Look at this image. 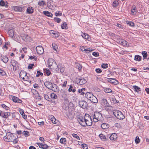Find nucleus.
I'll return each instance as SVG.
<instances>
[{
  "instance_id": "nucleus-45",
  "label": "nucleus",
  "mask_w": 149,
  "mask_h": 149,
  "mask_svg": "<svg viewBox=\"0 0 149 149\" xmlns=\"http://www.w3.org/2000/svg\"><path fill=\"white\" fill-rule=\"evenodd\" d=\"M104 91L106 93H110L111 92L112 90L109 88H106L104 89Z\"/></svg>"
},
{
  "instance_id": "nucleus-47",
  "label": "nucleus",
  "mask_w": 149,
  "mask_h": 149,
  "mask_svg": "<svg viewBox=\"0 0 149 149\" xmlns=\"http://www.w3.org/2000/svg\"><path fill=\"white\" fill-rule=\"evenodd\" d=\"M89 118H91L90 116L88 114H86L84 118L85 121L86 119L88 120Z\"/></svg>"
},
{
  "instance_id": "nucleus-22",
  "label": "nucleus",
  "mask_w": 149,
  "mask_h": 149,
  "mask_svg": "<svg viewBox=\"0 0 149 149\" xmlns=\"http://www.w3.org/2000/svg\"><path fill=\"white\" fill-rule=\"evenodd\" d=\"M117 137V135L115 133L112 134L110 136V139L111 140H116Z\"/></svg>"
},
{
  "instance_id": "nucleus-35",
  "label": "nucleus",
  "mask_w": 149,
  "mask_h": 149,
  "mask_svg": "<svg viewBox=\"0 0 149 149\" xmlns=\"http://www.w3.org/2000/svg\"><path fill=\"white\" fill-rule=\"evenodd\" d=\"M136 9V7L135 5H134L132 6L131 9V11L132 14H134V13Z\"/></svg>"
},
{
  "instance_id": "nucleus-30",
  "label": "nucleus",
  "mask_w": 149,
  "mask_h": 149,
  "mask_svg": "<svg viewBox=\"0 0 149 149\" xmlns=\"http://www.w3.org/2000/svg\"><path fill=\"white\" fill-rule=\"evenodd\" d=\"M33 8L28 7L27 9V12L28 13L31 14L33 12Z\"/></svg>"
},
{
  "instance_id": "nucleus-50",
  "label": "nucleus",
  "mask_w": 149,
  "mask_h": 149,
  "mask_svg": "<svg viewBox=\"0 0 149 149\" xmlns=\"http://www.w3.org/2000/svg\"><path fill=\"white\" fill-rule=\"evenodd\" d=\"M54 20L55 22L59 23L61 21V19L60 18L55 17L54 18Z\"/></svg>"
},
{
  "instance_id": "nucleus-11",
  "label": "nucleus",
  "mask_w": 149,
  "mask_h": 149,
  "mask_svg": "<svg viewBox=\"0 0 149 149\" xmlns=\"http://www.w3.org/2000/svg\"><path fill=\"white\" fill-rule=\"evenodd\" d=\"M44 85L45 86L49 89L51 90L52 88V87L53 84L50 82L49 81H46L44 83Z\"/></svg>"
},
{
  "instance_id": "nucleus-62",
  "label": "nucleus",
  "mask_w": 149,
  "mask_h": 149,
  "mask_svg": "<svg viewBox=\"0 0 149 149\" xmlns=\"http://www.w3.org/2000/svg\"><path fill=\"white\" fill-rule=\"evenodd\" d=\"M49 146L46 144H43L42 148L43 149H47Z\"/></svg>"
},
{
  "instance_id": "nucleus-51",
  "label": "nucleus",
  "mask_w": 149,
  "mask_h": 149,
  "mask_svg": "<svg viewBox=\"0 0 149 149\" xmlns=\"http://www.w3.org/2000/svg\"><path fill=\"white\" fill-rule=\"evenodd\" d=\"M2 107L4 109L6 110H8L10 109V108L6 106L5 104H2Z\"/></svg>"
},
{
  "instance_id": "nucleus-60",
  "label": "nucleus",
  "mask_w": 149,
  "mask_h": 149,
  "mask_svg": "<svg viewBox=\"0 0 149 149\" xmlns=\"http://www.w3.org/2000/svg\"><path fill=\"white\" fill-rule=\"evenodd\" d=\"M23 134L25 135V136H29V132L28 131H24L23 132Z\"/></svg>"
},
{
  "instance_id": "nucleus-9",
  "label": "nucleus",
  "mask_w": 149,
  "mask_h": 149,
  "mask_svg": "<svg viewBox=\"0 0 149 149\" xmlns=\"http://www.w3.org/2000/svg\"><path fill=\"white\" fill-rule=\"evenodd\" d=\"M79 105L83 109H86L87 106V103L85 101L79 102Z\"/></svg>"
},
{
  "instance_id": "nucleus-12",
  "label": "nucleus",
  "mask_w": 149,
  "mask_h": 149,
  "mask_svg": "<svg viewBox=\"0 0 149 149\" xmlns=\"http://www.w3.org/2000/svg\"><path fill=\"white\" fill-rule=\"evenodd\" d=\"M78 121L81 125L85 127V120L83 118L80 117L78 119Z\"/></svg>"
},
{
  "instance_id": "nucleus-24",
  "label": "nucleus",
  "mask_w": 149,
  "mask_h": 149,
  "mask_svg": "<svg viewBox=\"0 0 149 149\" xmlns=\"http://www.w3.org/2000/svg\"><path fill=\"white\" fill-rule=\"evenodd\" d=\"M43 14L46 16L50 17H52L53 14L50 12L48 11H44L43 12Z\"/></svg>"
},
{
  "instance_id": "nucleus-61",
  "label": "nucleus",
  "mask_w": 149,
  "mask_h": 149,
  "mask_svg": "<svg viewBox=\"0 0 149 149\" xmlns=\"http://www.w3.org/2000/svg\"><path fill=\"white\" fill-rule=\"evenodd\" d=\"M81 146H82L83 149H88V146L87 145L85 144H82Z\"/></svg>"
},
{
  "instance_id": "nucleus-63",
  "label": "nucleus",
  "mask_w": 149,
  "mask_h": 149,
  "mask_svg": "<svg viewBox=\"0 0 149 149\" xmlns=\"http://www.w3.org/2000/svg\"><path fill=\"white\" fill-rule=\"evenodd\" d=\"M36 144L39 146V148H42L43 144H42V143H37Z\"/></svg>"
},
{
  "instance_id": "nucleus-48",
  "label": "nucleus",
  "mask_w": 149,
  "mask_h": 149,
  "mask_svg": "<svg viewBox=\"0 0 149 149\" xmlns=\"http://www.w3.org/2000/svg\"><path fill=\"white\" fill-rule=\"evenodd\" d=\"M135 141L136 144H138L140 142V139H139V137L138 136L136 137L135 139Z\"/></svg>"
},
{
  "instance_id": "nucleus-29",
  "label": "nucleus",
  "mask_w": 149,
  "mask_h": 149,
  "mask_svg": "<svg viewBox=\"0 0 149 149\" xmlns=\"http://www.w3.org/2000/svg\"><path fill=\"white\" fill-rule=\"evenodd\" d=\"M121 44L124 46L128 47L129 46L128 43L125 40H123L121 42Z\"/></svg>"
},
{
  "instance_id": "nucleus-37",
  "label": "nucleus",
  "mask_w": 149,
  "mask_h": 149,
  "mask_svg": "<svg viewBox=\"0 0 149 149\" xmlns=\"http://www.w3.org/2000/svg\"><path fill=\"white\" fill-rule=\"evenodd\" d=\"M60 142L61 143L65 144L66 143V139L65 138H62L61 139Z\"/></svg>"
},
{
  "instance_id": "nucleus-8",
  "label": "nucleus",
  "mask_w": 149,
  "mask_h": 149,
  "mask_svg": "<svg viewBox=\"0 0 149 149\" xmlns=\"http://www.w3.org/2000/svg\"><path fill=\"white\" fill-rule=\"evenodd\" d=\"M10 63L11 65L13 67V70L14 71H16L18 67L17 62L14 60H12Z\"/></svg>"
},
{
  "instance_id": "nucleus-46",
  "label": "nucleus",
  "mask_w": 149,
  "mask_h": 149,
  "mask_svg": "<svg viewBox=\"0 0 149 149\" xmlns=\"http://www.w3.org/2000/svg\"><path fill=\"white\" fill-rule=\"evenodd\" d=\"M6 74V73L3 70L0 69V75L4 76Z\"/></svg>"
},
{
  "instance_id": "nucleus-10",
  "label": "nucleus",
  "mask_w": 149,
  "mask_h": 149,
  "mask_svg": "<svg viewBox=\"0 0 149 149\" xmlns=\"http://www.w3.org/2000/svg\"><path fill=\"white\" fill-rule=\"evenodd\" d=\"M101 103L102 105L104 107H110L109 104L107 102V100L105 99H102L101 100Z\"/></svg>"
},
{
  "instance_id": "nucleus-54",
  "label": "nucleus",
  "mask_w": 149,
  "mask_h": 149,
  "mask_svg": "<svg viewBox=\"0 0 149 149\" xmlns=\"http://www.w3.org/2000/svg\"><path fill=\"white\" fill-rule=\"evenodd\" d=\"M127 24L131 26H134V23L132 22H128L127 23Z\"/></svg>"
},
{
  "instance_id": "nucleus-16",
  "label": "nucleus",
  "mask_w": 149,
  "mask_h": 149,
  "mask_svg": "<svg viewBox=\"0 0 149 149\" xmlns=\"http://www.w3.org/2000/svg\"><path fill=\"white\" fill-rule=\"evenodd\" d=\"M8 34L10 37L12 38H15L14 31L13 29H12L9 30L8 31Z\"/></svg>"
},
{
  "instance_id": "nucleus-56",
  "label": "nucleus",
  "mask_w": 149,
  "mask_h": 149,
  "mask_svg": "<svg viewBox=\"0 0 149 149\" xmlns=\"http://www.w3.org/2000/svg\"><path fill=\"white\" fill-rule=\"evenodd\" d=\"M44 97L45 99L47 100L50 101L51 100V99L49 97V96L45 94L44 95Z\"/></svg>"
},
{
  "instance_id": "nucleus-23",
  "label": "nucleus",
  "mask_w": 149,
  "mask_h": 149,
  "mask_svg": "<svg viewBox=\"0 0 149 149\" xmlns=\"http://www.w3.org/2000/svg\"><path fill=\"white\" fill-rule=\"evenodd\" d=\"M0 5L7 7H8V3L7 1L5 2L3 0H1L0 1Z\"/></svg>"
},
{
  "instance_id": "nucleus-32",
  "label": "nucleus",
  "mask_w": 149,
  "mask_h": 149,
  "mask_svg": "<svg viewBox=\"0 0 149 149\" xmlns=\"http://www.w3.org/2000/svg\"><path fill=\"white\" fill-rule=\"evenodd\" d=\"M52 33L53 34V36L58 37L59 36V33L54 31H52Z\"/></svg>"
},
{
  "instance_id": "nucleus-4",
  "label": "nucleus",
  "mask_w": 149,
  "mask_h": 149,
  "mask_svg": "<svg viewBox=\"0 0 149 149\" xmlns=\"http://www.w3.org/2000/svg\"><path fill=\"white\" fill-rule=\"evenodd\" d=\"M75 81L77 84L81 85L84 84L86 82V80L83 78L81 79L77 78L75 79Z\"/></svg>"
},
{
  "instance_id": "nucleus-2",
  "label": "nucleus",
  "mask_w": 149,
  "mask_h": 149,
  "mask_svg": "<svg viewBox=\"0 0 149 149\" xmlns=\"http://www.w3.org/2000/svg\"><path fill=\"white\" fill-rule=\"evenodd\" d=\"M48 65L49 68L56 69L58 68V66L54 60L49 58L48 60Z\"/></svg>"
},
{
  "instance_id": "nucleus-31",
  "label": "nucleus",
  "mask_w": 149,
  "mask_h": 149,
  "mask_svg": "<svg viewBox=\"0 0 149 149\" xmlns=\"http://www.w3.org/2000/svg\"><path fill=\"white\" fill-rule=\"evenodd\" d=\"M133 87L134 88L135 91L137 93H139L141 91L140 88L136 86H133Z\"/></svg>"
},
{
  "instance_id": "nucleus-40",
  "label": "nucleus",
  "mask_w": 149,
  "mask_h": 149,
  "mask_svg": "<svg viewBox=\"0 0 149 149\" xmlns=\"http://www.w3.org/2000/svg\"><path fill=\"white\" fill-rule=\"evenodd\" d=\"M116 80L115 79H113L111 78H108L107 81H108L111 83H114L115 82V81Z\"/></svg>"
},
{
  "instance_id": "nucleus-55",
  "label": "nucleus",
  "mask_w": 149,
  "mask_h": 149,
  "mask_svg": "<svg viewBox=\"0 0 149 149\" xmlns=\"http://www.w3.org/2000/svg\"><path fill=\"white\" fill-rule=\"evenodd\" d=\"M37 74L36 75V77H38L40 75L41 76H42L43 75V73L39 71H37Z\"/></svg>"
},
{
  "instance_id": "nucleus-7",
  "label": "nucleus",
  "mask_w": 149,
  "mask_h": 149,
  "mask_svg": "<svg viewBox=\"0 0 149 149\" xmlns=\"http://www.w3.org/2000/svg\"><path fill=\"white\" fill-rule=\"evenodd\" d=\"M32 93L33 94L34 97L38 100H41V97L40 96L38 93L36 91V90L33 89L32 90Z\"/></svg>"
},
{
  "instance_id": "nucleus-13",
  "label": "nucleus",
  "mask_w": 149,
  "mask_h": 149,
  "mask_svg": "<svg viewBox=\"0 0 149 149\" xmlns=\"http://www.w3.org/2000/svg\"><path fill=\"white\" fill-rule=\"evenodd\" d=\"M12 100L14 102L17 103H21L22 102L21 100L19 99L17 97L15 96H13L12 97Z\"/></svg>"
},
{
  "instance_id": "nucleus-3",
  "label": "nucleus",
  "mask_w": 149,
  "mask_h": 149,
  "mask_svg": "<svg viewBox=\"0 0 149 149\" xmlns=\"http://www.w3.org/2000/svg\"><path fill=\"white\" fill-rule=\"evenodd\" d=\"M113 113L116 117L118 119L123 120L125 118V116L123 113L120 111L115 110L113 111Z\"/></svg>"
},
{
  "instance_id": "nucleus-5",
  "label": "nucleus",
  "mask_w": 149,
  "mask_h": 149,
  "mask_svg": "<svg viewBox=\"0 0 149 149\" xmlns=\"http://www.w3.org/2000/svg\"><path fill=\"white\" fill-rule=\"evenodd\" d=\"M21 37L23 40L26 42H30L31 40V37L27 35L22 34L21 35Z\"/></svg>"
},
{
  "instance_id": "nucleus-36",
  "label": "nucleus",
  "mask_w": 149,
  "mask_h": 149,
  "mask_svg": "<svg viewBox=\"0 0 149 149\" xmlns=\"http://www.w3.org/2000/svg\"><path fill=\"white\" fill-rule=\"evenodd\" d=\"M119 5V3L117 1H114L113 3V7H117Z\"/></svg>"
},
{
  "instance_id": "nucleus-19",
  "label": "nucleus",
  "mask_w": 149,
  "mask_h": 149,
  "mask_svg": "<svg viewBox=\"0 0 149 149\" xmlns=\"http://www.w3.org/2000/svg\"><path fill=\"white\" fill-rule=\"evenodd\" d=\"M26 75L27 73L24 70L21 71L19 73L20 78L23 79Z\"/></svg>"
},
{
  "instance_id": "nucleus-26",
  "label": "nucleus",
  "mask_w": 149,
  "mask_h": 149,
  "mask_svg": "<svg viewBox=\"0 0 149 149\" xmlns=\"http://www.w3.org/2000/svg\"><path fill=\"white\" fill-rule=\"evenodd\" d=\"M109 127V125L106 123H103L101 125V128L103 129H106Z\"/></svg>"
},
{
  "instance_id": "nucleus-34",
  "label": "nucleus",
  "mask_w": 149,
  "mask_h": 149,
  "mask_svg": "<svg viewBox=\"0 0 149 149\" xmlns=\"http://www.w3.org/2000/svg\"><path fill=\"white\" fill-rule=\"evenodd\" d=\"M99 136L101 139L102 140L104 141L107 140V139H106V136L102 134H101L99 135Z\"/></svg>"
},
{
  "instance_id": "nucleus-15",
  "label": "nucleus",
  "mask_w": 149,
  "mask_h": 149,
  "mask_svg": "<svg viewBox=\"0 0 149 149\" xmlns=\"http://www.w3.org/2000/svg\"><path fill=\"white\" fill-rule=\"evenodd\" d=\"M88 120H86L85 121V127L86 125L91 126L92 125V121L91 118H89Z\"/></svg>"
},
{
  "instance_id": "nucleus-58",
  "label": "nucleus",
  "mask_w": 149,
  "mask_h": 149,
  "mask_svg": "<svg viewBox=\"0 0 149 149\" xmlns=\"http://www.w3.org/2000/svg\"><path fill=\"white\" fill-rule=\"evenodd\" d=\"M52 116L53 117L52 118H51V121H52V123L54 124H56V120L55 118L53 116Z\"/></svg>"
},
{
  "instance_id": "nucleus-57",
  "label": "nucleus",
  "mask_w": 149,
  "mask_h": 149,
  "mask_svg": "<svg viewBox=\"0 0 149 149\" xmlns=\"http://www.w3.org/2000/svg\"><path fill=\"white\" fill-rule=\"evenodd\" d=\"M45 4V2L43 1H41L39 2L38 5L40 6H42Z\"/></svg>"
},
{
  "instance_id": "nucleus-14",
  "label": "nucleus",
  "mask_w": 149,
  "mask_h": 149,
  "mask_svg": "<svg viewBox=\"0 0 149 149\" xmlns=\"http://www.w3.org/2000/svg\"><path fill=\"white\" fill-rule=\"evenodd\" d=\"M10 116V112H2L1 117L5 118H7Z\"/></svg>"
},
{
  "instance_id": "nucleus-43",
  "label": "nucleus",
  "mask_w": 149,
  "mask_h": 149,
  "mask_svg": "<svg viewBox=\"0 0 149 149\" xmlns=\"http://www.w3.org/2000/svg\"><path fill=\"white\" fill-rule=\"evenodd\" d=\"M51 97L53 99H55L57 98V96L54 93H52L51 94Z\"/></svg>"
},
{
  "instance_id": "nucleus-52",
  "label": "nucleus",
  "mask_w": 149,
  "mask_h": 149,
  "mask_svg": "<svg viewBox=\"0 0 149 149\" xmlns=\"http://www.w3.org/2000/svg\"><path fill=\"white\" fill-rule=\"evenodd\" d=\"M72 135L73 137L76 138L77 140H80L79 137L77 134L73 133L72 134Z\"/></svg>"
},
{
  "instance_id": "nucleus-18",
  "label": "nucleus",
  "mask_w": 149,
  "mask_h": 149,
  "mask_svg": "<svg viewBox=\"0 0 149 149\" xmlns=\"http://www.w3.org/2000/svg\"><path fill=\"white\" fill-rule=\"evenodd\" d=\"M52 89L51 90L55 92H58L59 91L58 87V86L55 84L52 85Z\"/></svg>"
},
{
  "instance_id": "nucleus-28",
  "label": "nucleus",
  "mask_w": 149,
  "mask_h": 149,
  "mask_svg": "<svg viewBox=\"0 0 149 149\" xmlns=\"http://www.w3.org/2000/svg\"><path fill=\"white\" fill-rule=\"evenodd\" d=\"M141 56L138 55H136L134 57V60L137 61H140L141 60Z\"/></svg>"
},
{
  "instance_id": "nucleus-49",
  "label": "nucleus",
  "mask_w": 149,
  "mask_h": 149,
  "mask_svg": "<svg viewBox=\"0 0 149 149\" xmlns=\"http://www.w3.org/2000/svg\"><path fill=\"white\" fill-rule=\"evenodd\" d=\"M76 68L78 69L79 70H80L82 69V65L81 64L79 63H77L76 65Z\"/></svg>"
},
{
  "instance_id": "nucleus-1",
  "label": "nucleus",
  "mask_w": 149,
  "mask_h": 149,
  "mask_svg": "<svg viewBox=\"0 0 149 149\" xmlns=\"http://www.w3.org/2000/svg\"><path fill=\"white\" fill-rule=\"evenodd\" d=\"M86 97L92 102L96 103L98 102L97 98L91 93L88 92L85 94Z\"/></svg>"
},
{
  "instance_id": "nucleus-17",
  "label": "nucleus",
  "mask_w": 149,
  "mask_h": 149,
  "mask_svg": "<svg viewBox=\"0 0 149 149\" xmlns=\"http://www.w3.org/2000/svg\"><path fill=\"white\" fill-rule=\"evenodd\" d=\"M14 136L13 135H11L10 136L8 135L6 137H4V139H7L8 140H6V141L9 142H12L13 138H14Z\"/></svg>"
},
{
  "instance_id": "nucleus-41",
  "label": "nucleus",
  "mask_w": 149,
  "mask_h": 149,
  "mask_svg": "<svg viewBox=\"0 0 149 149\" xmlns=\"http://www.w3.org/2000/svg\"><path fill=\"white\" fill-rule=\"evenodd\" d=\"M81 36L84 39H88L89 38V36L87 34L85 33H83Z\"/></svg>"
},
{
  "instance_id": "nucleus-21",
  "label": "nucleus",
  "mask_w": 149,
  "mask_h": 149,
  "mask_svg": "<svg viewBox=\"0 0 149 149\" xmlns=\"http://www.w3.org/2000/svg\"><path fill=\"white\" fill-rule=\"evenodd\" d=\"M19 111L20 114L22 115L23 118L26 120L27 119V116L25 114L24 111L21 109H19Z\"/></svg>"
},
{
  "instance_id": "nucleus-27",
  "label": "nucleus",
  "mask_w": 149,
  "mask_h": 149,
  "mask_svg": "<svg viewBox=\"0 0 149 149\" xmlns=\"http://www.w3.org/2000/svg\"><path fill=\"white\" fill-rule=\"evenodd\" d=\"M101 116V114L99 112H95L94 113L93 117L96 119L98 120L99 116L97 117V116Z\"/></svg>"
},
{
  "instance_id": "nucleus-64",
  "label": "nucleus",
  "mask_w": 149,
  "mask_h": 149,
  "mask_svg": "<svg viewBox=\"0 0 149 149\" xmlns=\"http://www.w3.org/2000/svg\"><path fill=\"white\" fill-rule=\"evenodd\" d=\"M67 84V81H65L63 83V84L62 85V87H65Z\"/></svg>"
},
{
  "instance_id": "nucleus-53",
  "label": "nucleus",
  "mask_w": 149,
  "mask_h": 149,
  "mask_svg": "<svg viewBox=\"0 0 149 149\" xmlns=\"http://www.w3.org/2000/svg\"><path fill=\"white\" fill-rule=\"evenodd\" d=\"M101 66L103 68H107L108 67V65L106 63H103L102 64Z\"/></svg>"
},
{
  "instance_id": "nucleus-39",
  "label": "nucleus",
  "mask_w": 149,
  "mask_h": 149,
  "mask_svg": "<svg viewBox=\"0 0 149 149\" xmlns=\"http://www.w3.org/2000/svg\"><path fill=\"white\" fill-rule=\"evenodd\" d=\"M142 54L143 56L144 59L147 58V53L145 51H142Z\"/></svg>"
},
{
  "instance_id": "nucleus-59",
  "label": "nucleus",
  "mask_w": 149,
  "mask_h": 149,
  "mask_svg": "<svg viewBox=\"0 0 149 149\" xmlns=\"http://www.w3.org/2000/svg\"><path fill=\"white\" fill-rule=\"evenodd\" d=\"M92 54L96 57L98 56H99V53L97 52H94L92 53Z\"/></svg>"
},
{
  "instance_id": "nucleus-38",
  "label": "nucleus",
  "mask_w": 149,
  "mask_h": 149,
  "mask_svg": "<svg viewBox=\"0 0 149 149\" xmlns=\"http://www.w3.org/2000/svg\"><path fill=\"white\" fill-rule=\"evenodd\" d=\"M52 47L53 49L56 51H57L58 49V46L55 43L52 44Z\"/></svg>"
},
{
  "instance_id": "nucleus-25",
  "label": "nucleus",
  "mask_w": 149,
  "mask_h": 149,
  "mask_svg": "<svg viewBox=\"0 0 149 149\" xmlns=\"http://www.w3.org/2000/svg\"><path fill=\"white\" fill-rule=\"evenodd\" d=\"M13 7L14 10L15 11H21L22 10V8L19 6H15Z\"/></svg>"
},
{
  "instance_id": "nucleus-42",
  "label": "nucleus",
  "mask_w": 149,
  "mask_h": 149,
  "mask_svg": "<svg viewBox=\"0 0 149 149\" xmlns=\"http://www.w3.org/2000/svg\"><path fill=\"white\" fill-rule=\"evenodd\" d=\"M61 28L62 29H67V24L66 22H64L61 24Z\"/></svg>"
},
{
  "instance_id": "nucleus-20",
  "label": "nucleus",
  "mask_w": 149,
  "mask_h": 149,
  "mask_svg": "<svg viewBox=\"0 0 149 149\" xmlns=\"http://www.w3.org/2000/svg\"><path fill=\"white\" fill-rule=\"evenodd\" d=\"M1 58L3 61L5 63H7L9 60L8 58L6 56L4 55L1 56Z\"/></svg>"
},
{
  "instance_id": "nucleus-6",
  "label": "nucleus",
  "mask_w": 149,
  "mask_h": 149,
  "mask_svg": "<svg viewBox=\"0 0 149 149\" xmlns=\"http://www.w3.org/2000/svg\"><path fill=\"white\" fill-rule=\"evenodd\" d=\"M37 53L39 54H42L44 52V49L42 46L39 45L36 48Z\"/></svg>"
},
{
  "instance_id": "nucleus-33",
  "label": "nucleus",
  "mask_w": 149,
  "mask_h": 149,
  "mask_svg": "<svg viewBox=\"0 0 149 149\" xmlns=\"http://www.w3.org/2000/svg\"><path fill=\"white\" fill-rule=\"evenodd\" d=\"M44 73L46 74L47 75L49 76L50 75L51 72L48 69H44Z\"/></svg>"
},
{
  "instance_id": "nucleus-44",
  "label": "nucleus",
  "mask_w": 149,
  "mask_h": 149,
  "mask_svg": "<svg viewBox=\"0 0 149 149\" xmlns=\"http://www.w3.org/2000/svg\"><path fill=\"white\" fill-rule=\"evenodd\" d=\"M19 141L18 139L17 138H14L13 139L12 142L13 144H16L18 143V141Z\"/></svg>"
}]
</instances>
